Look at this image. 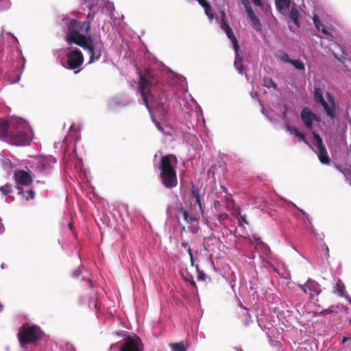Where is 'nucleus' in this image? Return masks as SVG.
<instances>
[{
    "instance_id": "nucleus-1",
    "label": "nucleus",
    "mask_w": 351,
    "mask_h": 351,
    "mask_svg": "<svg viewBox=\"0 0 351 351\" xmlns=\"http://www.w3.org/2000/svg\"><path fill=\"white\" fill-rule=\"evenodd\" d=\"M66 25L67 35L66 41L70 45L75 44L87 50L90 54L89 62H93L95 60V53L92 37L90 35L86 36L80 34V30L82 29L81 23L76 19H68Z\"/></svg>"
},
{
    "instance_id": "nucleus-2",
    "label": "nucleus",
    "mask_w": 351,
    "mask_h": 351,
    "mask_svg": "<svg viewBox=\"0 0 351 351\" xmlns=\"http://www.w3.org/2000/svg\"><path fill=\"white\" fill-rule=\"evenodd\" d=\"M178 165V159L173 154H167L160 159L159 165L160 178L167 189H173L177 186L178 179L175 167Z\"/></svg>"
},
{
    "instance_id": "nucleus-3",
    "label": "nucleus",
    "mask_w": 351,
    "mask_h": 351,
    "mask_svg": "<svg viewBox=\"0 0 351 351\" xmlns=\"http://www.w3.org/2000/svg\"><path fill=\"white\" fill-rule=\"evenodd\" d=\"M43 331L37 325L23 324L19 330L17 337L21 348L27 345H34L41 339Z\"/></svg>"
},
{
    "instance_id": "nucleus-4",
    "label": "nucleus",
    "mask_w": 351,
    "mask_h": 351,
    "mask_svg": "<svg viewBox=\"0 0 351 351\" xmlns=\"http://www.w3.org/2000/svg\"><path fill=\"white\" fill-rule=\"evenodd\" d=\"M156 84L154 75L148 72L147 74H140L139 90L145 105L149 108L148 99L146 96V90L152 86Z\"/></svg>"
},
{
    "instance_id": "nucleus-5",
    "label": "nucleus",
    "mask_w": 351,
    "mask_h": 351,
    "mask_svg": "<svg viewBox=\"0 0 351 351\" xmlns=\"http://www.w3.org/2000/svg\"><path fill=\"white\" fill-rule=\"evenodd\" d=\"M144 346L138 337L128 336L121 347L120 351H143Z\"/></svg>"
},
{
    "instance_id": "nucleus-6",
    "label": "nucleus",
    "mask_w": 351,
    "mask_h": 351,
    "mask_svg": "<svg viewBox=\"0 0 351 351\" xmlns=\"http://www.w3.org/2000/svg\"><path fill=\"white\" fill-rule=\"evenodd\" d=\"M68 68L74 70L81 66L84 62V56L79 49L70 51L66 54Z\"/></svg>"
},
{
    "instance_id": "nucleus-7",
    "label": "nucleus",
    "mask_w": 351,
    "mask_h": 351,
    "mask_svg": "<svg viewBox=\"0 0 351 351\" xmlns=\"http://www.w3.org/2000/svg\"><path fill=\"white\" fill-rule=\"evenodd\" d=\"M327 101L324 100L319 105L321 106L327 115L331 119L336 118V105L334 96L329 92L326 93Z\"/></svg>"
},
{
    "instance_id": "nucleus-8",
    "label": "nucleus",
    "mask_w": 351,
    "mask_h": 351,
    "mask_svg": "<svg viewBox=\"0 0 351 351\" xmlns=\"http://www.w3.org/2000/svg\"><path fill=\"white\" fill-rule=\"evenodd\" d=\"M10 141L12 144L19 146H25L30 143L31 136L28 131L20 130L16 133L10 132Z\"/></svg>"
},
{
    "instance_id": "nucleus-9",
    "label": "nucleus",
    "mask_w": 351,
    "mask_h": 351,
    "mask_svg": "<svg viewBox=\"0 0 351 351\" xmlns=\"http://www.w3.org/2000/svg\"><path fill=\"white\" fill-rule=\"evenodd\" d=\"M298 286L305 293L309 294L311 298L318 296L322 292L320 285L312 279H308L304 285Z\"/></svg>"
},
{
    "instance_id": "nucleus-10",
    "label": "nucleus",
    "mask_w": 351,
    "mask_h": 351,
    "mask_svg": "<svg viewBox=\"0 0 351 351\" xmlns=\"http://www.w3.org/2000/svg\"><path fill=\"white\" fill-rule=\"evenodd\" d=\"M312 134L317 142V147L318 149V158L320 162L323 164L329 165L330 162V159L328 155L326 149L323 144V141L320 136L315 133V132H312Z\"/></svg>"
},
{
    "instance_id": "nucleus-11",
    "label": "nucleus",
    "mask_w": 351,
    "mask_h": 351,
    "mask_svg": "<svg viewBox=\"0 0 351 351\" xmlns=\"http://www.w3.org/2000/svg\"><path fill=\"white\" fill-rule=\"evenodd\" d=\"M14 180L18 185L29 186L32 182L31 174L24 170H18L14 172Z\"/></svg>"
},
{
    "instance_id": "nucleus-12",
    "label": "nucleus",
    "mask_w": 351,
    "mask_h": 351,
    "mask_svg": "<svg viewBox=\"0 0 351 351\" xmlns=\"http://www.w3.org/2000/svg\"><path fill=\"white\" fill-rule=\"evenodd\" d=\"M300 117L304 125L308 130H312L313 127L314 112L308 107H304L302 109Z\"/></svg>"
},
{
    "instance_id": "nucleus-13",
    "label": "nucleus",
    "mask_w": 351,
    "mask_h": 351,
    "mask_svg": "<svg viewBox=\"0 0 351 351\" xmlns=\"http://www.w3.org/2000/svg\"><path fill=\"white\" fill-rule=\"evenodd\" d=\"M176 209L178 213L182 215L184 220L186 223L191 224L194 222L198 221V218L193 215H190L188 211L182 206V204L181 203H179V204L177 206Z\"/></svg>"
},
{
    "instance_id": "nucleus-14",
    "label": "nucleus",
    "mask_w": 351,
    "mask_h": 351,
    "mask_svg": "<svg viewBox=\"0 0 351 351\" xmlns=\"http://www.w3.org/2000/svg\"><path fill=\"white\" fill-rule=\"evenodd\" d=\"M10 137L9 132V123L7 121L0 120V138L4 139Z\"/></svg>"
},
{
    "instance_id": "nucleus-15",
    "label": "nucleus",
    "mask_w": 351,
    "mask_h": 351,
    "mask_svg": "<svg viewBox=\"0 0 351 351\" xmlns=\"http://www.w3.org/2000/svg\"><path fill=\"white\" fill-rule=\"evenodd\" d=\"M300 14L298 9L296 7H292L289 13V18L297 28L300 27Z\"/></svg>"
},
{
    "instance_id": "nucleus-16",
    "label": "nucleus",
    "mask_w": 351,
    "mask_h": 351,
    "mask_svg": "<svg viewBox=\"0 0 351 351\" xmlns=\"http://www.w3.org/2000/svg\"><path fill=\"white\" fill-rule=\"evenodd\" d=\"M247 16L250 19L254 29L256 32H261L262 30V25L258 18L255 15L254 12L252 11L247 14Z\"/></svg>"
},
{
    "instance_id": "nucleus-17",
    "label": "nucleus",
    "mask_w": 351,
    "mask_h": 351,
    "mask_svg": "<svg viewBox=\"0 0 351 351\" xmlns=\"http://www.w3.org/2000/svg\"><path fill=\"white\" fill-rule=\"evenodd\" d=\"M235 52V60L234 65L235 69L239 71V73H243L244 67L242 62V57L240 56L239 51H234Z\"/></svg>"
},
{
    "instance_id": "nucleus-18",
    "label": "nucleus",
    "mask_w": 351,
    "mask_h": 351,
    "mask_svg": "<svg viewBox=\"0 0 351 351\" xmlns=\"http://www.w3.org/2000/svg\"><path fill=\"white\" fill-rule=\"evenodd\" d=\"M225 33L226 34V36H228V38L231 40L232 45H233L234 50L239 51V42H238L237 39L236 38V37L232 30V28L227 29V31L225 32Z\"/></svg>"
},
{
    "instance_id": "nucleus-19",
    "label": "nucleus",
    "mask_w": 351,
    "mask_h": 351,
    "mask_svg": "<svg viewBox=\"0 0 351 351\" xmlns=\"http://www.w3.org/2000/svg\"><path fill=\"white\" fill-rule=\"evenodd\" d=\"M225 33L226 34V36H228V38L231 40L232 45H233L234 50L239 51V42H238L237 39L236 38V37L232 30V28L227 29V31L225 32Z\"/></svg>"
},
{
    "instance_id": "nucleus-20",
    "label": "nucleus",
    "mask_w": 351,
    "mask_h": 351,
    "mask_svg": "<svg viewBox=\"0 0 351 351\" xmlns=\"http://www.w3.org/2000/svg\"><path fill=\"white\" fill-rule=\"evenodd\" d=\"M291 3V0H276V6L279 11L282 12L283 9L289 8Z\"/></svg>"
},
{
    "instance_id": "nucleus-21",
    "label": "nucleus",
    "mask_w": 351,
    "mask_h": 351,
    "mask_svg": "<svg viewBox=\"0 0 351 351\" xmlns=\"http://www.w3.org/2000/svg\"><path fill=\"white\" fill-rule=\"evenodd\" d=\"M345 291V285L341 280L339 279L336 282L334 293L338 294L339 296H343Z\"/></svg>"
},
{
    "instance_id": "nucleus-22",
    "label": "nucleus",
    "mask_w": 351,
    "mask_h": 351,
    "mask_svg": "<svg viewBox=\"0 0 351 351\" xmlns=\"http://www.w3.org/2000/svg\"><path fill=\"white\" fill-rule=\"evenodd\" d=\"M192 196L195 199V202L197 204L199 208V210L203 213V208L201 203L199 191L195 189L194 186H192Z\"/></svg>"
},
{
    "instance_id": "nucleus-23",
    "label": "nucleus",
    "mask_w": 351,
    "mask_h": 351,
    "mask_svg": "<svg viewBox=\"0 0 351 351\" xmlns=\"http://www.w3.org/2000/svg\"><path fill=\"white\" fill-rule=\"evenodd\" d=\"M287 130L295 137L298 138L300 141H305V136L303 134L300 133L297 128L287 126Z\"/></svg>"
},
{
    "instance_id": "nucleus-24",
    "label": "nucleus",
    "mask_w": 351,
    "mask_h": 351,
    "mask_svg": "<svg viewBox=\"0 0 351 351\" xmlns=\"http://www.w3.org/2000/svg\"><path fill=\"white\" fill-rule=\"evenodd\" d=\"M314 99L317 104H319L320 103L323 102L325 100L323 97L322 90L319 87H315Z\"/></svg>"
},
{
    "instance_id": "nucleus-25",
    "label": "nucleus",
    "mask_w": 351,
    "mask_h": 351,
    "mask_svg": "<svg viewBox=\"0 0 351 351\" xmlns=\"http://www.w3.org/2000/svg\"><path fill=\"white\" fill-rule=\"evenodd\" d=\"M172 351H186V348L183 342L171 343L169 344Z\"/></svg>"
},
{
    "instance_id": "nucleus-26",
    "label": "nucleus",
    "mask_w": 351,
    "mask_h": 351,
    "mask_svg": "<svg viewBox=\"0 0 351 351\" xmlns=\"http://www.w3.org/2000/svg\"><path fill=\"white\" fill-rule=\"evenodd\" d=\"M263 85L268 88H273L274 89L277 88L276 84L274 82V81L271 77H264Z\"/></svg>"
},
{
    "instance_id": "nucleus-27",
    "label": "nucleus",
    "mask_w": 351,
    "mask_h": 351,
    "mask_svg": "<svg viewBox=\"0 0 351 351\" xmlns=\"http://www.w3.org/2000/svg\"><path fill=\"white\" fill-rule=\"evenodd\" d=\"M0 192L3 195H6L12 192V185L10 184H5L4 186H0Z\"/></svg>"
},
{
    "instance_id": "nucleus-28",
    "label": "nucleus",
    "mask_w": 351,
    "mask_h": 351,
    "mask_svg": "<svg viewBox=\"0 0 351 351\" xmlns=\"http://www.w3.org/2000/svg\"><path fill=\"white\" fill-rule=\"evenodd\" d=\"M291 64L298 70H304V64L300 60H292Z\"/></svg>"
},
{
    "instance_id": "nucleus-29",
    "label": "nucleus",
    "mask_w": 351,
    "mask_h": 351,
    "mask_svg": "<svg viewBox=\"0 0 351 351\" xmlns=\"http://www.w3.org/2000/svg\"><path fill=\"white\" fill-rule=\"evenodd\" d=\"M11 7L10 0H0V10H7Z\"/></svg>"
},
{
    "instance_id": "nucleus-30",
    "label": "nucleus",
    "mask_w": 351,
    "mask_h": 351,
    "mask_svg": "<svg viewBox=\"0 0 351 351\" xmlns=\"http://www.w3.org/2000/svg\"><path fill=\"white\" fill-rule=\"evenodd\" d=\"M194 267H195L197 272L198 280L204 281L206 280V274L204 273L203 271L200 270L199 266L198 264H195L194 265Z\"/></svg>"
},
{
    "instance_id": "nucleus-31",
    "label": "nucleus",
    "mask_w": 351,
    "mask_h": 351,
    "mask_svg": "<svg viewBox=\"0 0 351 351\" xmlns=\"http://www.w3.org/2000/svg\"><path fill=\"white\" fill-rule=\"evenodd\" d=\"M223 191L226 193V203L228 205L232 204V206H234V199L232 197V195L228 193V190H227L226 188H223Z\"/></svg>"
},
{
    "instance_id": "nucleus-32",
    "label": "nucleus",
    "mask_w": 351,
    "mask_h": 351,
    "mask_svg": "<svg viewBox=\"0 0 351 351\" xmlns=\"http://www.w3.org/2000/svg\"><path fill=\"white\" fill-rule=\"evenodd\" d=\"M203 8L204 9L206 15L209 18L210 20H212L214 16L210 4L208 3V5H205Z\"/></svg>"
},
{
    "instance_id": "nucleus-33",
    "label": "nucleus",
    "mask_w": 351,
    "mask_h": 351,
    "mask_svg": "<svg viewBox=\"0 0 351 351\" xmlns=\"http://www.w3.org/2000/svg\"><path fill=\"white\" fill-rule=\"evenodd\" d=\"M81 27L85 29V33H86V36H88L89 35V32L90 31L91 22L86 20L81 25Z\"/></svg>"
},
{
    "instance_id": "nucleus-34",
    "label": "nucleus",
    "mask_w": 351,
    "mask_h": 351,
    "mask_svg": "<svg viewBox=\"0 0 351 351\" xmlns=\"http://www.w3.org/2000/svg\"><path fill=\"white\" fill-rule=\"evenodd\" d=\"M313 23L318 31H320L321 28L324 25L321 23L317 16H314L313 18Z\"/></svg>"
},
{
    "instance_id": "nucleus-35",
    "label": "nucleus",
    "mask_w": 351,
    "mask_h": 351,
    "mask_svg": "<svg viewBox=\"0 0 351 351\" xmlns=\"http://www.w3.org/2000/svg\"><path fill=\"white\" fill-rule=\"evenodd\" d=\"M243 5L245 6L247 14L254 11L249 0H241Z\"/></svg>"
},
{
    "instance_id": "nucleus-36",
    "label": "nucleus",
    "mask_w": 351,
    "mask_h": 351,
    "mask_svg": "<svg viewBox=\"0 0 351 351\" xmlns=\"http://www.w3.org/2000/svg\"><path fill=\"white\" fill-rule=\"evenodd\" d=\"M98 1L99 0H85V4L87 8L91 10L97 4Z\"/></svg>"
},
{
    "instance_id": "nucleus-37",
    "label": "nucleus",
    "mask_w": 351,
    "mask_h": 351,
    "mask_svg": "<svg viewBox=\"0 0 351 351\" xmlns=\"http://www.w3.org/2000/svg\"><path fill=\"white\" fill-rule=\"evenodd\" d=\"M280 59L285 63H290L292 61L287 53H282V54L280 56Z\"/></svg>"
},
{
    "instance_id": "nucleus-38",
    "label": "nucleus",
    "mask_w": 351,
    "mask_h": 351,
    "mask_svg": "<svg viewBox=\"0 0 351 351\" xmlns=\"http://www.w3.org/2000/svg\"><path fill=\"white\" fill-rule=\"evenodd\" d=\"M220 27L224 32H226L227 29L231 28L228 21H220Z\"/></svg>"
},
{
    "instance_id": "nucleus-39",
    "label": "nucleus",
    "mask_w": 351,
    "mask_h": 351,
    "mask_svg": "<svg viewBox=\"0 0 351 351\" xmlns=\"http://www.w3.org/2000/svg\"><path fill=\"white\" fill-rule=\"evenodd\" d=\"M186 250H187V252L189 253V255L190 256V261H191V266H194L195 264V260H194V257H193V254L192 250H191V247L189 248Z\"/></svg>"
},
{
    "instance_id": "nucleus-40",
    "label": "nucleus",
    "mask_w": 351,
    "mask_h": 351,
    "mask_svg": "<svg viewBox=\"0 0 351 351\" xmlns=\"http://www.w3.org/2000/svg\"><path fill=\"white\" fill-rule=\"evenodd\" d=\"M95 14H96V12L95 11L90 12L88 13V14L87 15L86 21H88L92 23V21L95 16Z\"/></svg>"
},
{
    "instance_id": "nucleus-41",
    "label": "nucleus",
    "mask_w": 351,
    "mask_h": 351,
    "mask_svg": "<svg viewBox=\"0 0 351 351\" xmlns=\"http://www.w3.org/2000/svg\"><path fill=\"white\" fill-rule=\"evenodd\" d=\"M28 195L29 196L26 197L25 199L28 200L29 199H33L35 197V193L33 191V189H29L28 191Z\"/></svg>"
},
{
    "instance_id": "nucleus-42",
    "label": "nucleus",
    "mask_w": 351,
    "mask_h": 351,
    "mask_svg": "<svg viewBox=\"0 0 351 351\" xmlns=\"http://www.w3.org/2000/svg\"><path fill=\"white\" fill-rule=\"evenodd\" d=\"M338 307L337 306H330L328 308L326 309V312H328L329 313H337L338 311H337V309Z\"/></svg>"
},
{
    "instance_id": "nucleus-43",
    "label": "nucleus",
    "mask_w": 351,
    "mask_h": 351,
    "mask_svg": "<svg viewBox=\"0 0 351 351\" xmlns=\"http://www.w3.org/2000/svg\"><path fill=\"white\" fill-rule=\"evenodd\" d=\"M221 20L220 21H228L225 11L222 10L220 12Z\"/></svg>"
},
{
    "instance_id": "nucleus-44",
    "label": "nucleus",
    "mask_w": 351,
    "mask_h": 351,
    "mask_svg": "<svg viewBox=\"0 0 351 351\" xmlns=\"http://www.w3.org/2000/svg\"><path fill=\"white\" fill-rule=\"evenodd\" d=\"M320 31L325 35H329L330 33L328 31L327 28L324 26L323 27L321 28Z\"/></svg>"
},
{
    "instance_id": "nucleus-45",
    "label": "nucleus",
    "mask_w": 351,
    "mask_h": 351,
    "mask_svg": "<svg viewBox=\"0 0 351 351\" xmlns=\"http://www.w3.org/2000/svg\"><path fill=\"white\" fill-rule=\"evenodd\" d=\"M198 3L202 6L204 7L205 5H208V3L206 0H197Z\"/></svg>"
},
{
    "instance_id": "nucleus-46",
    "label": "nucleus",
    "mask_w": 351,
    "mask_h": 351,
    "mask_svg": "<svg viewBox=\"0 0 351 351\" xmlns=\"http://www.w3.org/2000/svg\"><path fill=\"white\" fill-rule=\"evenodd\" d=\"M252 1L255 5H257V6L262 5L261 0H252Z\"/></svg>"
},
{
    "instance_id": "nucleus-47",
    "label": "nucleus",
    "mask_w": 351,
    "mask_h": 351,
    "mask_svg": "<svg viewBox=\"0 0 351 351\" xmlns=\"http://www.w3.org/2000/svg\"><path fill=\"white\" fill-rule=\"evenodd\" d=\"M182 246L186 249V250H188L189 248H190V246L189 245V243L187 241H183L182 243Z\"/></svg>"
},
{
    "instance_id": "nucleus-48",
    "label": "nucleus",
    "mask_w": 351,
    "mask_h": 351,
    "mask_svg": "<svg viewBox=\"0 0 351 351\" xmlns=\"http://www.w3.org/2000/svg\"><path fill=\"white\" fill-rule=\"evenodd\" d=\"M314 117L315 118H313V121H316L317 122H320L321 121V118L319 116H318L317 114H315L314 113Z\"/></svg>"
},
{
    "instance_id": "nucleus-49",
    "label": "nucleus",
    "mask_w": 351,
    "mask_h": 351,
    "mask_svg": "<svg viewBox=\"0 0 351 351\" xmlns=\"http://www.w3.org/2000/svg\"><path fill=\"white\" fill-rule=\"evenodd\" d=\"M191 278V280H190V284L191 285V286H193L195 289H197V285H196V283L194 281V280L193 279L192 277Z\"/></svg>"
},
{
    "instance_id": "nucleus-50",
    "label": "nucleus",
    "mask_w": 351,
    "mask_h": 351,
    "mask_svg": "<svg viewBox=\"0 0 351 351\" xmlns=\"http://www.w3.org/2000/svg\"><path fill=\"white\" fill-rule=\"evenodd\" d=\"M92 304L93 305L94 308H97V301L95 299H93Z\"/></svg>"
},
{
    "instance_id": "nucleus-51",
    "label": "nucleus",
    "mask_w": 351,
    "mask_h": 351,
    "mask_svg": "<svg viewBox=\"0 0 351 351\" xmlns=\"http://www.w3.org/2000/svg\"><path fill=\"white\" fill-rule=\"evenodd\" d=\"M18 190H19V194H21L23 196H25L24 191H23V190L21 187H18Z\"/></svg>"
},
{
    "instance_id": "nucleus-52",
    "label": "nucleus",
    "mask_w": 351,
    "mask_h": 351,
    "mask_svg": "<svg viewBox=\"0 0 351 351\" xmlns=\"http://www.w3.org/2000/svg\"><path fill=\"white\" fill-rule=\"evenodd\" d=\"M241 220L245 223H248L247 221L246 220V218H245V216L243 215V216H241Z\"/></svg>"
},
{
    "instance_id": "nucleus-53",
    "label": "nucleus",
    "mask_w": 351,
    "mask_h": 351,
    "mask_svg": "<svg viewBox=\"0 0 351 351\" xmlns=\"http://www.w3.org/2000/svg\"><path fill=\"white\" fill-rule=\"evenodd\" d=\"M350 339V338H348V337H343V340H342V342L343 343H345L347 341H348Z\"/></svg>"
},
{
    "instance_id": "nucleus-54",
    "label": "nucleus",
    "mask_w": 351,
    "mask_h": 351,
    "mask_svg": "<svg viewBox=\"0 0 351 351\" xmlns=\"http://www.w3.org/2000/svg\"><path fill=\"white\" fill-rule=\"evenodd\" d=\"M334 56H335V58H337L338 60L341 61V58L340 57H339L337 55L334 54Z\"/></svg>"
},
{
    "instance_id": "nucleus-55",
    "label": "nucleus",
    "mask_w": 351,
    "mask_h": 351,
    "mask_svg": "<svg viewBox=\"0 0 351 351\" xmlns=\"http://www.w3.org/2000/svg\"><path fill=\"white\" fill-rule=\"evenodd\" d=\"M233 350H235V351H243V350H242V349H240V348H236V347H234V348H233Z\"/></svg>"
},
{
    "instance_id": "nucleus-56",
    "label": "nucleus",
    "mask_w": 351,
    "mask_h": 351,
    "mask_svg": "<svg viewBox=\"0 0 351 351\" xmlns=\"http://www.w3.org/2000/svg\"><path fill=\"white\" fill-rule=\"evenodd\" d=\"M69 229H70V230H72V229H73V224H72L71 223H70L69 224Z\"/></svg>"
},
{
    "instance_id": "nucleus-57",
    "label": "nucleus",
    "mask_w": 351,
    "mask_h": 351,
    "mask_svg": "<svg viewBox=\"0 0 351 351\" xmlns=\"http://www.w3.org/2000/svg\"><path fill=\"white\" fill-rule=\"evenodd\" d=\"M181 231L183 232V231H185V227L184 226H182L181 227Z\"/></svg>"
},
{
    "instance_id": "nucleus-58",
    "label": "nucleus",
    "mask_w": 351,
    "mask_h": 351,
    "mask_svg": "<svg viewBox=\"0 0 351 351\" xmlns=\"http://www.w3.org/2000/svg\"><path fill=\"white\" fill-rule=\"evenodd\" d=\"M88 306H89L90 308H91V303L90 302L88 304Z\"/></svg>"
}]
</instances>
